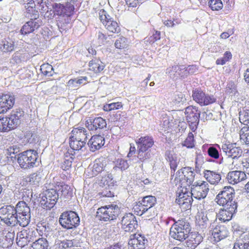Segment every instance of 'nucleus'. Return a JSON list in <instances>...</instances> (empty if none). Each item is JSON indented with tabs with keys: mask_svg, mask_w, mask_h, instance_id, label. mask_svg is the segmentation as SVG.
I'll list each match as a JSON object with an SVG mask.
<instances>
[{
	"mask_svg": "<svg viewBox=\"0 0 249 249\" xmlns=\"http://www.w3.org/2000/svg\"><path fill=\"white\" fill-rule=\"evenodd\" d=\"M77 0H68L65 5L60 3L55 2L52 4L54 15H57L58 26L59 27L66 29V25L71 21V16L74 10V3Z\"/></svg>",
	"mask_w": 249,
	"mask_h": 249,
	"instance_id": "f257e3e1",
	"label": "nucleus"
},
{
	"mask_svg": "<svg viewBox=\"0 0 249 249\" xmlns=\"http://www.w3.org/2000/svg\"><path fill=\"white\" fill-rule=\"evenodd\" d=\"M174 223L170 230V235L172 238L180 242H182L189 237L191 231V226L188 221L181 218L176 221L173 219Z\"/></svg>",
	"mask_w": 249,
	"mask_h": 249,
	"instance_id": "f03ea898",
	"label": "nucleus"
},
{
	"mask_svg": "<svg viewBox=\"0 0 249 249\" xmlns=\"http://www.w3.org/2000/svg\"><path fill=\"white\" fill-rule=\"evenodd\" d=\"M138 147V158L144 161L151 157L150 148L154 145V141L151 136L141 137L136 142Z\"/></svg>",
	"mask_w": 249,
	"mask_h": 249,
	"instance_id": "7ed1b4c3",
	"label": "nucleus"
},
{
	"mask_svg": "<svg viewBox=\"0 0 249 249\" xmlns=\"http://www.w3.org/2000/svg\"><path fill=\"white\" fill-rule=\"evenodd\" d=\"M37 158V152L30 149L19 154L17 161L21 168L27 169L35 166Z\"/></svg>",
	"mask_w": 249,
	"mask_h": 249,
	"instance_id": "20e7f679",
	"label": "nucleus"
},
{
	"mask_svg": "<svg viewBox=\"0 0 249 249\" xmlns=\"http://www.w3.org/2000/svg\"><path fill=\"white\" fill-rule=\"evenodd\" d=\"M234 190L230 186H225L216 196V202L223 207L228 205H237V202L234 199Z\"/></svg>",
	"mask_w": 249,
	"mask_h": 249,
	"instance_id": "39448f33",
	"label": "nucleus"
},
{
	"mask_svg": "<svg viewBox=\"0 0 249 249\" xmlns=\"http://www.w3.org/2000/svg\"><path fill=\"white\" fill-rule=\"evenodd\" d=\"M59 222L63 228L68 230L72 229L79 226L80 218L75 212L66 211L60 215Z\"/></svg>",
	"mask_w": 249,
	"mask_h": 249,
	"instance_id": "423d86ee",
	"label": "nucleus"
},
{
	"mask_svg": "<svg viewBox=\"0 0 249 249\" xmlns=\"http://www.w3.org/2000/svg\"><path fill=\"white\" fill-rule=\"evenodd\" d=\"M59 194L56 190L52 189L46 190L42 194L40 200V206L44 209H51L56 204Z\"/></svg>",
	"mask_w": 249,
	"mask_h": 249,
	"instance_id": "0eeeda50",
	"label": "nucleus"
},
{
	"mask_svg": "<svg viewBox=\"0 0 249 249\" xmlns=\"http://www.w3.org/2000/svg\"><path fill=\"white\" fill-rule=\"evenodd\" d=\"M37 234V231L33 228L22 230L17 234L18 245L20 247H24L28 243L34 242L36 240Z\"/></svg>",
	"mask_w": 249,
	"mask_h": 249,
	"instance_id": "6e6552de",
	"label": "nucleus"
},
{
	"mask_svg": "<svg viewBox=\"0 0 249 249\" xmlns=\"http://www.w3.org/2000/svg\"><path fill=\"white\" fill-rule=\"evenodd\" d=\"M98 15L100 20L107 31L113 33H118L120 31L118 23L107 14L106 11L103 9L100 10Z\"/></svg>",
	"mask_w": 249,
	"mask_h": 249,
	"instance_id": "1a4fd4ad",
	"label": "nucleus"
},
{
	"mask_svg": "<svg viewBox=\"0 0 249 249\" xmlns=\"http://www.w3.org/2000/svg\"><path fill=\"white\" fill-rule=\"evenodd\" d=\"M191 189L192 196L198 200L206 197L209 191L208 184L204 181L195 182Z\"/></svg>",
	"mask_w": 249,
	"mask_h": 249,
	"instance_id": "9d476101",
	"label": "nucleus"
},
{
	"mask_svg": "<svg viewBox=\"0 0 249 249\" xmlns=\"http://www.w3.org/2000/svg\"><path fill=\"white\" fill-rule=\"evenodd\" d=\"M185 113L191 130L192 132H195L199 123L200 112L198 111L195 107L189 106L186 108Z\"/></svg>",
	"mask_w": 249,
	"mask_h": 249,
	"instance_id": "9b49d317",
	"label": "nucleus"
},
{
	"mask_svg": "<svg viewBox=\"0 0 249 249\" xmlns=\"http://www.w3.org/2000/svg\"><path fill=\"white\" fill-rule=\"evenodd\" d=\"M217 213L213 211H208L202 213L198 221L199 226L202 229L208 228L210 231L215 227Z\"/></svg>",
	"mask_w": 249,
	"mask_h": 249,
	"instance_id": "f8f14e48",
	"label": "nucleus"
},
{
	"mask_svg": "<svg viewBox=\"0 0 249 249\" xmlns=\"http://www.w3.org/2000/svg\"><path fill=\"white\" fill-rule=\"evenodd\" d=\"M192 97L194 100L201 106H207L216 101V98L213 95L206 94L201 89H198L193 90Z\"/></svg>",
	"mask_w": 249,
	"mask_h": 249,
	"instance_id": "ddd939ff",
	"label": "nucleus"
},
{
	"mask_svg": "<svg viewBox=\"0 0 249 249\" xmlns=\"http://www.w3.org/2000/svg\"><path fill=\"white\" fill-rule=\"evenodd\" d=\"M121 228L125 232H133L138 228L136 216L131 213H125L121 219Z\"/></svg>",
	"mask_w": 249,
	"mask_h": 249,
	"instance_id": "4468645a",
	"label": "nucleus"
},
{
	"mask_svg": "<svg viewBox=\"0 0 249 249\" xmlns=\"http://www.w3.org/2000/svg\"><path fill=\"white\" fill-rule=\"evenodd\" d=\"M216 145L221 149L226 155L229 158H231L233 161H235V164L236 163V160L241 156L242 154V150L238 147H236L234 144L232 143L223 144L222 145L221 148L219 147L218 144Z\"/></svg>",
	"mask_w": 249,
	"mask_h": 249,
	"instance_id": "2eb2a0df",
	"label": "nucleus"
},
{
	"mask_svg": "<svg viewBox=\"0 0 249 249\" xmlns=\"http://www.w3.org/2000/svg\"><path fill=\"white\" fill-rule=\"evenodd\" d=\"M34 15V18H31L28 22H26L20 29V33L22 35H27L37 30L41 24V21L38 19V14L36 11Z\"/></svg>",
	"mask_w": 249,
	"mask_h": 249,
	"instance_id": "dca6fc26",
	"label": "nucleus"
},
{
	"mask_svg": "<svg viewBox=\"0 0 249 249\" xmlns=\"http://www.w3.org/2000/svg\"><path fill=\"white\" fill-rule=\"evenodd\" d=\"M86 125L89 130L100 133L102 130L106 129L107 124L106 120L99 117L87 121Z\"/></svg>",
	"mask_w": 249,
	"mask_h": 249,
	"instance_id": "f3484780",
	"label": "nucleus"
},
{
	"mask_svg": "<svg viewBox=\"0 0 249 249\" xmlns=\"http://www.w3.org/2000/svg\"><path fill=\"white\" fill-rule=\"evenodd\" d=\"M15 103V96L11 94L0 95V114L6 113Z\"/></svg>",
	"mask_w": 249,
	"mask_h": 249,
	"instance_id": "a211bd4d",
	"label": "nucleus"
},
{
	"mask_svg": "<svg viewBox=\"0 0 249 249\" xmlns=\"http://www.w3.org/2000/svg\"><path fill=\"white\" fill-rule=\"evenodd\" d=\"M147 242L144 236L140 234H133L130 236L128 244L131 249H143Z\"/></svg>",
	"mask_w": 249,
	"mask_h": 249,
	"instance_id": "6ab92c4d",
	"label": "nucleus"
},
{
	"mask_svg": "<svg viewBox=\"0 0 249 249\" xmlns=\"http://www.w3.org/2000/svg\"><path fill=\"white\" fill-rule=\"evenodd\" d=\"M166 73L174 80L179 77H186L185 67L183 65H175L166 69Z\"/></svg>",
	"mask_w": 249,
	"mask_h": 249,
	"instance_id": "aec40b11",
	"label": "nucleus"
},
{
	"mask_svg": "<svg viewBox=\"0 0 249 249\" xmlns=\"http://www.w3.org/2000/svg\"><path fill=\"white\" fill-rule=\"evenodd\" d=\"M237 207V205H231V204L229 206L228 205L224 206L223 209L220 210L218 213L219 219L224 222L230 221L235 213Z\"/></svg>",
	"mask_w": 249,
	"mask_h": 249,
	"instance_id": "412c9836",
	"label": "nucleus"
},
{
	"mask_svg": "<svg viewBox=\"0 0 249 249\" xmlns=\"http://www.w3.org/2000/svg\"><path fill=\"white\" fill-rule=\"evenodd\" d=\"M24 116V111L21 109L13 110L9 117H6L9 122V125L12 129L16 128L21 123V119Z\"/></svg>",
	"mask_w": 249,
	"mask_h": 249,
	"instance_id": "4be33fe9",
	"label": "nucleus"
},
{
	"mask_svg": "<svg viewBox=\"0 0 249 249\" xmlns=\"http://www.w3.org/2000/svg\"><path fill=\"white\" fill-rule=\"evenodd\" d=\"M105 144V138L100 135L93 136L88 142L90 150L94 152L100 149Z\"/></svg>",
	"mask_w": 249,
	"mask_h": 249,
	"instance_id": "5701e85b",
	"label": "nucleus"
},
{
	"mask_svg": "<svg viewBox=\"0 0 249 249\" xmlns=\"http://www.w3.org/2000/svg\"><path fill=\"white\" fill-rule=\"evenodd\" d=\"M211 231L212 234L216 242L225 238L229 234V231L227 227L224 225L215 226Z\"/></svg>",
	"mask_w": 249,
	"mask_h": 249,
	"instance_id": "b1692460",
	"label": "nucleus"
},
{
	"mask_svg": "<svg viewBox=\"0 0 249 249\" xmlns=\"http://www.w3.org/2000/svg\"><path fill=\"white\" fill-rule=\"evenodd\" d=\"M246 177L244 171H233L228 174L227 178L230 183L234 184L242 181Z\"/></svg>",
	"mask_w": 249,
	"mask_h": 249,
	"instance_id": "393cba45",
	"label": "nucleus"
},
{
	"mask_svg": "<svg viewBox=\"0 0 249 249\" xmlns=\"http://www.w3.org/2000/svg\"><path fill=\"white\" fill-rule=\"evenodd\" d=\"M88 135L87 129L83 127L79 126L73 128L71 133L70 138L87 141Z\"/></svg>",
	"mask_w": 249,
	"mask_h": 249,
	"instance_id": "a878e982",
	"label": "nucleus"
},
{
	"mask_svg": "<svg viewBox=\"0 0 249 249\" xmlns=\"http://www.w3.org/2000/svg\"><path fill=\"white\" fill-rule=\"evenodd\" d=\"M188 237L186 241V246L189 249H195L203 240L202 236L196 233L191 234Z\"/></svg>",
	"mask_w": 249,
	"mask_h": 249,
	"instance_id": "bb28decb",
	"label": "nucleus"
},
{
	"mask_svg": "<svg viewBox=\"0 0 249 249\" xmlns=\"http://www.w3.org/2000/svg\"><path fill=\"white\" fill-rule=\"evenodd\" d=\"M233 249H249V235L242 234L234 243Z\"/></svg>",
	"mask_w": 249,
	"mask_h": 249,
	"instance_id": "cd10ccee",
	"label": "nucleus"
},
{
	"mask_svg": "<svg viewBox=\"0 0 249 249\" xmlns=\"http://www.w3.org/2000/svg\"><path fill=\"white\" fill-rule=\"evenodd\" d=\"M204 175L206 180L212 184L218 183L221 179V175L213 171L205 170Z\"/></svg>",
	"mask_w": 249,
	"mask_h": 249,
	"instance_id": "c85d7f7f",
	"label": "nucleus"
},
{
	"mask_svg": "<svg viewBox=\"0 0 249 249\" xmlns=\"http://www.w3.org/2000/svg\"><path fill=\"white\" fill-rule=\"evenodd\" d=\"M106 206L107 207L106 212L107 214L109 216L110 221L116 219L121 213V210L118 206L113 204Z\"/></svg>",
	"mask_w": 249,
	"mask_h": 249,
	"instance_id": "c756f323",
	"label": "nucleus"
},
{
	"mask_svg": "<svg viewBox=\"0 0 249 249\" xmlns=\"http://www.w3.org/2000/svg\"><path fill=\"white\" fill-rule=\"evenodd\" d=\"M104 168L105 165L103 160L98 159L95 160L92 167L90 168H89L88 170H90L92 172L91 174V177H94L104 171Z\"/></svg>",
	"mask_w": 249,
	"mask_h": 249,
	"instance_id": "7c9ffc66",
	"label": "nucleus"
},
{
	"mask_svg": "<svg viewBox=\"0 0 249 249\" xmlns=\"http://www.w3.org/2000/svg\"><path fill=\"white\" fill-rule=\"evenodd\" d=\"M15 237L14 231H8L4 236L0 238V246L5 248L13 244Z\"/></svg>",
	"mask_w": 249,
	"mask_h": 249,
	"instance_id": "2f4dec72",
	"label": "nucleus"
},
{
	"mask_svg": "<svg viewBox=\"0 0 249 249\" xmlns=\"http://www.w3.org/2000/svg\"><path fill=\"white\" fill-rule=\"evenodd\" d=\"M58 191L60 194V197H63L65 198H70L72 196V190L70 186L63 183L58 186Z\"/></svg>",
	"mask_w": 249,
	"mask_h": 249,
	"instance_id": "473e14b6",
	"label": "nucleus"
},
{
	"mask_svg": "<svg viewBox=\"0 0 249 249\" xmlns=\"http://www.w3.org/2000/svg\"><path fill=\"white\" fill-rule=\"evenodd\" d=\"M15 208L16 213L17 214H31L30 208L24 201H19Z\"/></svg>",
	"mask_w": 249,
	"mask_h": 249,
	"instance_id": "72a5a7b5",
	"label": "nucleus"
},
{
	"mask_svg": "<svg viewBox=\"0 0 249 249\" xmlns=\"http://www.w3.org/2000/svg\"><path fill=\"white\" fill-rule=\"evenodd\" d=\"M184 175L183 178L186 180L188 185H191L194 184V181L195 176V173L193 171V169L190 167L183 168Z\"/></svg>",
	"mask_w": 249,
	"mask_h": 249,
	"instance_id": "f704fd0d",
	"label": "nucleus"
},
{
	"mask_svg": "<svg viewBox=\"0 0 249 249\" xmlns=\"http://www.w3.org/2000/svg\"><path fill=\"white\" fill-rule=\"evenodd\" d=\"M239 164H235V161H233L232 164L236 169H242L245 173L249 174V157L239 160Z\"/></svg>",
	"mask_w": 249,
	"mask_h": 249,
	"instance_id": "c9c22d12",
	"label": "nucleus"
},
{
	"mask_svg": "<svg viewBox=\"0 0 249 249\" xmlns=\"http://www.w3.org/2000/svg\"><path fill=\"white\" fill-rule=\"evenodd\" d=\"M89 66V69L93 71L95 73L100 72L105 68V65L99 60L90 61Z\"/></svg>",
	"mask_w": 249,
	"mask_h": 249,
	"instance_id": "e433bc0d",
	"label": "nucleus"
},
{
	"mask_svg": "<svg viewBox=\"0 0 249 249\" xmlns=\"http://www.w3.org/2000/svg\"><path fill=\"white\" fill-rule=\"evenodd\" d=\"M43 177L44 174L42 171L39 170L30 175L29 181L32 185L38 186Z\"/></svg>",
	"mask_w": 249,
	"mask_h": 249,
	"instance_id": "4c0bfd02",
	"label": "nucleus"
},
{
	"mask_svg": "<svg viewBox=\"0 0 249 249\" xmlns=\"http://www.w3.org/2000/svg\"><path fill=\"white\" fill-rule=\"evenodd\" d=\"M141 201L143 206L148 208V211L150 213L151 208L156 203V198L154 196H147L143 197Z\"/></svg>",
	"mask_w": 249,
	"mask_h": 249,
	"instance_id": "58836bf2",
	"label": "nucleus"
},
{
	"mask_svg": "<svg viewBox=\"0 0 249 249\" xmlns=\"http://www.w3.org/2000/svg\"><path fill=\"white\" fill-rule=\"evenodd\" d=\"M69 144L71 148L73 150H82L86 145L87 141L82 140H76L74 139H69Z\"/></svg>",
	"mask_w": 249,
	"mask_h": 249,
	"instance_id": "ea45409f",
	"label": "nucleus"
},
{
	"mask_svg": "<svg viewBox=\"0 0 249 249\" xmlns=\"http://www.w3.org/2000/svg\"><path fill=\"white\" fill-rule=\"evenodd\" d=\"M16 215L17 216V226L19 225L22 227H25L28 225L30 222L31 214H16Z\"/></svg>",
	"mask_w": 249,
	"mask_h": 249,
	"instance_id": "a19ab883",
	"label": "nucleus"
},
{
	"mask_svg": "<svg viewBox=\"0 0 249 249\" xmlns=\"http://www.w3.org/2000/svg\"><path fill=\"white\" fill-rule=\"evenodd\" d=\"M142 204L141 201L136 202L133 206V209H134L135 213L138 215H142V214L147 213V216L151 215L148 211V208L143 206Z\"/></svg>",
	"mask_w": 249,
	"mask_h": 249,
	"instance_id": "79ce46f5",
	"label": "nucleus"
},
{
	"mask_svg": "<svg viewBox=\"0 0 249 249\" xmlns=\"http://www.w3.org/2000/svg\"><path fill=\"white\" fill-rule=\"evenodd\" d=\"M106 209L107 207L105 206L97 209L96 217L98 219L105 222L110 221L109 220V216L107 214Z\"/></svg>",
	"mask_w": 249,
	"mask_h": 249,
	"instance_id": "37998d69",
	"label": "nucleus"
},
{
	"mask_svg": "<svg viewBox=\"0 0 249 249\" xmlns=\"http://www.w3.org/2000/svg\"><path fill=\"white\" fill-rule=\"evenodd\" d=\"M87 79L88 78L86 76L81 77L79 79H71L69 81L68 84L71 88H78L81 85L85 84Z\"/></svg>",
	"mask_w": 249,
	"mask_h": 249,
	"instance_id": "c03bdc74",
	"label": "nucleus"
},
{
	"mask_svg": "<svg viewBox=\"0 0 249 249\" xmlns=\"http://www.w3.org/2000/svg\"><path fill=\"white\" fill-rule=\"evenodd\" d=\"M32 246L35 249H48V243L45 238H41L36 240Z\"/></svg>",
	"mask_w": 249,
	"mask_h": 249,
	"instance_id": "a18cd8bd",
	"label": "nucleus"
},
{
	"mask_svg": "<svg viewBox=\"0 0 249 249\" xmlns=\"http://www.w3.org/2000/svg\"><path fill=\"white\" fill-rule=\"evenodd\" d=\"M73 156V155L71 153V154L68 153L65 155V159L61 165L63 170H67L71 167L74 159Z\"/></svg>",
	"mask_w": 249,
	"mask_h": 249,
	"instance_id": "49530a36",
	"label": "nucleus"
},
{
	"mask_svg": "<svg viewBox=\"0 0 249 249\" xmlns=\"http://www.w3.org/2000/svg\"><path fill=\"white\" fill-rule=\"evenodd\" d=\"M113 181L112 175L107 173L102 177L100 182V185L101 186H113Z\"/></svg>",
	"mask_w": 249,
	"mask_h": 249,
	"instance_id": "de8ad7c7",
	"label": "nucleus"
},
{
	"mask_svg": "<svg viewBox=\"0 0 249 249\" xmlns=\"http://www.w3.org/2000/svg\"><path fill=\"white\" fill-rule=\"evenodd\" d=\"M129 166V164L126 160L122 159H118L115 161V165L113 169L116 170L118 168L121 171H124L127 169Z\"/></svg>",
	"mask_w": 249,
	"mask_h": 249,
	"instance_id": "09e8293b",
	"label": "nucleus"
},
{
	"mask_svg": "<svg viewBox=\"0 0 249 249\" xmlns=\"http://www.w3.org/2000/svg\"><path fill=\"white\" fill-rule=\"evenodd\" d=\"M16 214H12L9 217L1 218V220L7 226L15 227L17 226V219Z\"/></svg>",
	"mask_w": 249,
	"mask_h": 249,
	"instance_id": "8fccbe9b",
	"label": "nucleus"
},
{
	"mask_svg": "<svg viewBox=\"0 0 249 249\" xmlns=\"http://www.w3.org/2000/svg\"><path fill=\"white\" fill-rule=\"evenodd\" d=\"M240 139L249 145V127L244 126L240 131Z\"/></svg>",
	"mask_w": 249,
	"mask_h": 249,
	"instance_id": "3c124183",
	"label": "nucleus"
},
{
	"mask_svg": "<svg viewBox=\"0 0 249 249\" xmlns=\"http://www.w3.org/2000/svg\"><path fill=\"white\" fill-rule=\"evenodd\" d=\"M226 92L229 94L235 95L237 92V84L235 81H229L226 88Z\"/></svg>",
	"mask_w": 249,
	"mask_h": 249,
	"instance_id": "603ef678",
	"label": "nucleus"
},
{
	"mask_svg": "<svg viewBox=\"0 0 249 249\" xmlns=\"http://www.w3.org/2000/svg\"><path fill=\"white\" fill-rule=\"evenodd\" d=\"M0 49L4 52H10L14 50V42L10 40L2 41V47H0Z\"/></svg>",
	"mask_w": 249,
	"mask_h": 249,
	"instance_id": "864d4df0",
	"label": "nucleus"
},
{
	"mask_svg": "<svg viewBox=\"0 0 249 249\" xmlns=\"http://www.w3.org/2000/svg\"><path fill=\"white\" fill-rule=\"evenodd\" d=\"M9 214H16L15 207L12 205H6L0 209V215L1 216Z\"/></svg>",
	"mask_w": 249,
	"mask_h": 249,
	"instance_id": "5fc2aeb1",
	"label": "nucleus"
},
{
	"mask_svg": "<svg viewBox=\"0 0 249 249\" xmlns=\"http://www.w3.org/2000/svg\"><path fill=\"white\" fill-rule=\"evenodd\" d=\"M7 120L6 117L0 118V132H8L12 129Z\"/></svg>",
	"mask_w": 249,
	"mask_h": 249,
	"instance_id": "6e6d98bb",
	"label": "nucleus"
},
{
	"mask_svg": "<svg viewBox=\"0 0 249 249\" xmlns=\"http://www.w3.org/2000/svg\"><path fill=\"white\" fill-rule=\"evenodd\" d=\"M194 134L192 132H189L185 140L182 143L183 146L188 148H192L194 147Z\"/></svg>",
	"mask_w": 249,
	"mask_h": 249,
	"instance_id": "4d7b16f0",
	"label": "nucleus"
},
{
	"mask_svg": "<svg viewBox=\"0 0 249 249\" xmlns=\"http://www.w3.org/2000/svg\"><path fill=\"white\" fill-rule=\"evenodd\" d=\"M40 70L44 75L50 76L53 75V68L48 63L42 64L40 66Z\"/></svg>",
	"mask_w": 249,
	"mask_h": 249,
	"instance_id": "13d9d810",
	"label": "nucleus"
},
{
	"mask_svg": "<svg viewBox=\"0 0 249 249\" xmlns=\"http://www.w3.org/2000/svg\"><path fill=\"white\" fill-rule=\"evenodd\" d=\"M209 6L213 11H218L223 7V3L221 0H210Z\"/></svg>",
	"mask_w": 249,
	"mask_h": 249,
	"instance_id": "bf43d9fd",
	"label": "nucleus"
},
{
	"mask_svg": "<svg viewBox=\"0 0 249 249\" xmlns=\"http://www.w3.org/2000/svg\"><path fill=\"white\" fill-rule=\"evenodd\" d=\"M179 194H183V200H185V203H186V206L188 207V206L191 205L193 201V196H192V195L191 192H188L186 191V189H185V191L184 192L183 190L181 191V192H179Z\"/></svg>",
	"mask_w": 249,
	"mask_h": 249,
	"instance_id": "052dcab7",
	"label": "nucleus"
},
{
	"mask_svg": "<svg viewBox=\"0 0 249 249\" xmlns=\"http://www.w3.org/2000/svg\"><path fill=\"white\" fill-rule=\"evenodd\" d=\"M239 120L241 123L249 125V109H246L239 114Z\"/></svg>",
	"mask_w": 249,
	"mask_h": 249,
	"instance_id": "680f3d73",
	"label": "nucleus"
},
{
	"mask_svg": "<svg viewBox=\"0 0 249 249\" xmlns=\"http://www.w3.org/2000/svg\"><path fill=\"white\" fill-rule=\"evenodd\" d=\"M186 101L185 95L182 92H177L175 94L173 101L176 104H183Z\"/></svg>",
	"mask_w": 249,
	"mask_h": 249,
	"instance_id": "e2e57ef3",
	"label": "nucleus"
},
{
	"mask_svg": "<svg viewBox=\"0 0 249 249\" xmlns=\"http://www.w3.org/2000/svg\"><path fill=\"white\" fill-rule=\"evenodd\" d=\"M123 107L121 102L112 103L104 106V110L106 111H109L111 110L118 109Z\"/></svg>",
	"mask_w": 249,
	"mask_h": 249,
	"instance_id": "0e129e2a",
	"label": "nucleus"
},
{
	"mask_svg": "<svg viewBox=\"0 0 249 249\" xmlns=\"http://www.w3.org/2000/svg\"><path fill=\"white\" fill-rule=\"evenodd\" d=\"M115 46L116 48L122 49L127 47V39L124 37H121L117 39L115 42Z\"/></svg>",
	"mask_w": 249,
	"mask_h": 249,
	"instance_id": "69168bd1",
	"label": "nucleus"
},
{
	"mask_svg": "<svg viewBox=\"0 0 249 249\" xmlns=\"http://www.w3.org/2000/svg\"><path fill=\"white\" fill-rule=\"evenodd\" d=\"M112 36L108 35L107 36L102 32H98L97 33V36L99 44H105L108 42V38H110Z\"/></svg>",
	"mask_w": 249,
	"mask_h": 249,
	"instance_id": "338daca9",
	"label": "nucleus"
},
{
	"mask_svg": "<svg viewBox=\"0 0 249 249\" xmlns=\"http://www.w3.org/2000/svg\"><path fill=\"white\" fill-rule=\"evenodd\" d=\"M37 139L36 135L32 133L31 131H27L25 135V139L26 141L29 143H35Z\"/></svg>",
	"mask_w": 249,
	"mask_h": 249,
	"instance_id": "774afa93",
	"label": "nucleus"
}]
</instances>
